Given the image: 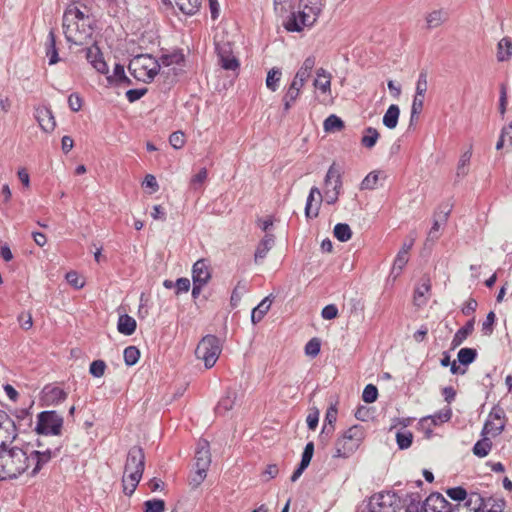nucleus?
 <instances>
[{"mask_svg": "<svg viewBox=\"0 0 512 512\" xmlns=\"http://www.w3.org/2000/svg\"><path fill=\"white\" fill-rule=\"evenodd\" d=\"M14 440L0 442V480L14 479L24 472L36 476L60 451L59 447L35 450L30 445L13 446Z\"/></svg>", "mask_w": 512, "mask_h": 512, "instance_id": "obj_1", "label": "nucleus"}, {"mask_svg": "<svg viewBox=\"0 0 512 512\" xmlns=\"http://www.w3.org/2000/svg\"><path fill=\"white\" fill-rule=\"evenodd\" d=\"M303 9L292 13L284 24L290 32H300L304 27L312 26L322 11V0H301Z\"/></svg>", "mask_w": 512, "mask_h": 512, "instance_id": "obj_2", "label": "nucleus"}, {"mask_svg": "<svg viewBox=\"0 0 512 512\" xmlns=\"http://www.w3.org/2000/svg\"><path fill=\"white\" fill-rule=\"evenodd\" d=\"M161 64L150 54L134 56L128 65L130 74L144 83H151L160 71Z\"/></svg>", "mask_w": 512, "mask_h": 512, "instance_id": "obj_3", "label": "nucleus"}, {"mask_svg": "<svg viewBox=\"0 0 512 512\" xmlns=\"http://www.w3.org/2000/svg\"><path fill=\"white\" fill-rule=\"evenodd\" d=\"M365 438L361 425H353L345 430L335 442L333 458H348L356 452Z\"/></svg>", "mask_w": 512, "mask_h": 512, "instance_id": "obj_4", "label": "nucleus"}, {"mask_svg": "<svg viewBox=\"0 0 512 512\" xmlns=\"http://www.w3.org/2000/svg\"><path fill=\"white\" fill-rule=\"evenodd\" d=\"M222 351L220 339L214 335L204 336L195 350L198 359L204 362L207 369L212 368Z\"/></svg>", "mask_w": 512, "mask_h": 512, "instance_id": "obj_5", "label": "nucleus"}, {"mask_svg": "<svg viewBox=\"0 0 512 512\" xmlns=\"http://www.w3.org/2000/svg\"><path fill=\"white\" fill-rule=\"evenodd\" d=\"M62 27L67 42L71 44L84 46L93 42L92 24L72 21V23H63Z\"/></svg>", "mask_w": 512, "mask_h": 512, "instance_id": "obj_6", "label": "nucleus"}, {"mask_svg": "<svg viewBox=\"0 0 512 512\" xmlns=\"http://www.w3.org/2000/svg\"><path fill=\"white\" fill-rule=\"evenodd\" d=\"M145 468L144 451L139 446H133L129 449L124 467V475L134 483H139Z\"/></svg>", "mask_w": 512, "mask_h": 512, "instance_id": "obj_7", "label": "nucleus"}, {"mask_svg": "<svg viewBox=\"0 0 512 512\" xmlns=\"http://www.w3.org/2000/svg\"><path fill=\"white\" fill-rule=\"evenodd\" d=\"M63 417L56 411H42L37 416L35 431L40 435L58 436L61 434Z\"/></svg>", "mask_w": 512, "mask_h": 512, "instance_id": "obj_8", "label": "nucleus"}, {"mask_svg": "<svg viewBox=\"0 0 512 512\" xmlns=\"http://www.w3.org/2000/svg\"><path fill=\"white\" fill-rule=\"evenodd\" d=\"M370 512H396L399 507V498L395 492H380L370 498Z\"/></svg>", "mask_w": 512, "mask_h": 512, "instance_id": "obj_9", "label": "nucleus"}, {"mask_svg": "<svg viewBox=\"0 0 512 512\" xmlns=\"http://www.w3.org/2000/svg\"><path fill=\"white\" fill-rule=\"evenodd\" d=\"M420 512H452V505L442 494L434 492L422 503Z\"/></svg>", "mask_w": 512, "mask_h": 512, "instance_id": "obj_10", "label": "nucleus"}, {"mask_svg": "<svg viewBox=\"0 0 512 512\" xmlns=\"http://www.w3.org/2000/svg\"><path fill=\"white\" fill-rule=\"evenodd\" d=\"M489 503L485 502V498L481 494L471 492L464 502L452 506V512H481Z\"/></svg>", "mask_w": 512, "mask_h": 512, "instance_id": "obj_11", "label": "nucleus"}, {"mask_svg": "<svg viewBox=\"0 0 512 512\" xmlns=\"http://www.w3.org/2000/svg\"><path fill=\"white\" fill-rule=\"evenodd\" d=\"M195 467L201 470H208L211 464V453L209 442L205 439H200L197 442L195 450Z\"/></svg>", "mask_w": 512, "mask_h": 512, "instance_id": "obj_12", "label": "nucleus"}, {"mask_svg": "<svg viewBox=\"0 0 512 512\" xmlns=\"http://www.w3.org/2000/svg\"><path fill=\"white\" fill-rule=\"evenodd\" d=\"M86 59L101 74L108 73V65L103 58L100 48L94 41L90 47L86 48Z\"/></svg>", "mask_w": 512, "mask_h": 512, "instance_id": "obj_13", "label": "nucleus"}, {"mask_svg": "<svg viewBox=\"0 0 512 512\" xmlns=\"http://www.w3.org/2000/svg\"><path fill=\"white\" fill-rule=\"evenodd\" d=\"M35 119L44 132H52L55 129L56 121L50 108L39 106L35 109Z\"/></svg>", "mask_w": 512, "mask_h": 512, "instance_id": "obj_14", "label": "nucleus"}, {"mask_svg": "<svg viewBox=\"0 0 512 512\" xmlns=\"http://www.w3.org/2000/svg\"><path fill=\"white\" fill-rule=\"evenodd\" d=\"M17 435L15 422L6 412L0 410V442L2 439H16Z\"/></svg>", "mask_w": 512, "mask_h": 512, "instance_id": "obj_15", "label": "nucleus"}, {"mask_svg": "<svg viewBox=\"0 0 512 512\" xmlns=\"http://www.w3.org/2000/svg\"><path fill=\"white\" fill-rule=\"evenodd\" d=\"M211 278V272L204 259L196 261L192 268V280L194 283L207 284Z\"/></svg>", "mask_w": 512, "mask_h": 512, "instance_id": "obj_16", "label": "nucleus"}, {"mask_svg": "<svg viewBox=\"0 0 512 512\" xmlns=\"http://www.w3.org/2000/svg\"><path fill=\"white\" fill-rule=\"evenodd\" d=\"M220 65L225 70L235 71L239 67L238 59L231 54L229 45L218 47Z\"/></svg>", "mask_w": 512, "mask_h": 512, "instance_id": "obj_17", "label": "nucleus"}, {"mask_svg": "<svg viewBox=\"0 0 512 512\" xmlns=\"http://www.w3.org/2000/svg\"><path fill=\"white\" fill-rule=\"evenodd\" d=\"M72 21L92 24V19L89 15L74 4L69 5L63 15V23H72Z\"/></svg>", "mask_w": 512, "mask_h": 512, "instance_id": "obj_18", "label": "nucleus"}, {"mask_svg": "<svg viewBox=\"0 0 512 512\" xmlns=\"http://www.w3.org/2000/svg\"><path fill=\"white\" fill-rule=\"evenodd\" d=\"M341 187V169L335 163H333L329 167L325 176V189L330 188V190H341Z\"/></svg>", "mask_w": 512, "mask_h": 512, "instance_id": "obj_19", "label": "nucleus"}, {"mask_svg": "<svg viewBox=\"0 0 512 512\" xmlns=\"http://www.w3.org/2000/svg\"><path fill=\"white\" fill-rule=\"evenodd\" d=\"M66 398L67 393L59 387L45 386L43 389V399L48 405L59 404Z\"/></svg>", "mask_w": 512, "mask_h": 512, "instance_id": "obj_20", "label": "nucleus"}, {"mask_svg": "<svg viewBox=\"0 0 512 512\" xmlns=\"http://www.w3.org/2000/svg\"><path fill=\"white\" fill-rule=\"evenodd\" d=\"M431 283L429 278H422L421 282L416 286L414 291V304L423 306L427 303V294L430 292Z\"/></svg>", "mask_w": 512, "mask_h": 512, "instance_id": "obj_21", "label": "nucleus"}, {"mask_svg": "<svg viewBox=\"0 0 512 512\" xmlns=\"http://www.w3.org/2000/svg\"><path fill=\"white\" fill-rule=\"evenodd\" d=\"M275 243V238L273 234H266L263 239L258 244L255 254H254V260L256 263H259L261 260H263L268 252L272 249Z\"/></svg>", "mask_w": 512, "mask_h": 512, "instance_id": "obj_22", "label": "nucleus"}, {"mask_svg": "<svg viewBox=\"0 0 512 512\" xmlns=\"http://www.w3.org/2000/svg\"><path fill=\"white\" fill-rule=\"evenodd\" d=\"M475 319H470L463 327L454 334L451 345L453 348L460 346L474 331Z\"/></svg>", "mask_w": 512, "mask_h": 512, "instance_id": "obj_23", "label": "nucleus"}, {"mask_svg": "<svg viewBox=\"0 0 512 512\" xmlns=\"http://www.w3.org/2000/svg\"><path fill=\"white\" fill-rule=\"evenodd\" d=\"M448 19V13L444 9L434 10L427 14L426 25L428 29H435L441 26Z\"/></svg>", "mask_w": 512, "mask_h": 512, "instance_id": "obj_24", "label": "nucleus"}, {"mask_svg": "<svg viewBox=\"0 0 512 512\" xmlns=\"http://www.w3.org/2000/svg\"><path fill=\"white\" fill-rule=\"evenodd\" d=\"M272 304L271 295L265 297L251 312V321L253 324L259 323L266 313L269 311Z\"/></svg>", "mask_w": 512, "mask_h": 512, "instance_id": "obj_25", "label": "nucleus"}, {"mask_svg": "<svg viewBox=\"0 0 512 512\" xmlns=\"http://www.w3.org/2000/svg\"><path fill=\"white\" fill-rule=\"evenodd\" d=\"M236 392L228 389L225 395L219 400L215 411L217 414H225L231 410L235 404Z\"/></svg>", "mask_w": 512, "mask_h": 512, "instance_id": "obj_26", "label": "nucleus"}, {"mask_svg": "<svg viewBox=\"0 0 512 512\" xmlns=\"http://www.w3.org/2000/svg\"><path fill=\"white\" fill-rule=\"evenodd\" d=\"M497 60L508 61L512 57V40L509 37L502 38L497 44Z\"/></svg>", "mask_w": 512, "mask_h": 512, "instance_id": "obj_27", "label": "nucleus"}, {"mask_svg": "<svg viewBox=\"0 0 512 512\" xmlns=\"http://www.w3.org/2000/svg\"><path fill=\"white\" fill-rule=\"evenodd\" d=\"M136 327V320L133 317L127 314H123L119 317L117 329L121 334L127 336L132 335L135 332Z\"/></svg>", "mask_w": 512, "mask_h": 512, "instance_id": "obj_28", "label": "nucleus"}, {"mask_svg": "<svg viewBox=\"0 0 512 512\" xmlns=\"http://www.w3.org/2000/svg\"><path fill=\"white\" fill-rule=\"evenodd\" d=\"M400 109L398 105L391 104L383 116V124L388 129H394L398 124Z\"/></svg>", "mask_w": 512, "mask_h": 512, "instance_id": "obj_29", "label": "nucleus"}, {"mask_svg": "<svg viewBox=\"0 0 512 512\" xmlns=\"http://www.w3.org/2000/svg\"><path fill=\"white\" fill-rule=\"evenodd\" d=\"M46 56L48 57L49 65H54L59 61L58 51L56 48V38L52 30L49 32L47 37Z\"/></svg>", "mask_w": 512, "mask_h": 512, "instance_id": "obj_30", "label": "nucleus"}, {"mask_svg": "<svg viewBox=\"0 0 512 512\" xmlns=\"http://www.w3.org/2000/svg\"><path fill=\"white\" fill-rule=\"evenodd\" d=\"M315 64L316 57L314 55L306 57L295 75L298 76L299 79H305L308 81V79L311 76L312 70L315 67Z\"/></svg>", "mask_w": 512, "mask_h": 512, "instance_id": "obj_31", "label": "nucleus"}, {"mask_svg": "<svg viewBox=\"0 0 512 512\" xmlns=\"http://www.w3.org/2000/svg\"><path fill=\"white\" fill-rule=\"evenodd\" d=\"M281 78H282V71L280 68L273 67L272 69H270L268 71L267 77H266L267 88L272 92L277 91L279 88Z\"/></svg>", "mask_w": 512, "mask_h": 512, "instance_id": "obj_32", "label": "nucleus"}, {"mask_svg": "<svg viewBox=\"0 0 512 512\" xmlns=\"http://www.w3.org/2000/svg\"><path fill=\"white\" fill-rule=\"evenodd\" d=\"M178 8L187 15L195 14L202 5V0H175Z\"/></svg>", "mask_w": 512, "mask_h": 512, "instance_id": "obj_33", "label": "nucleus"}, {"mask_svg": "<svg viewBox=\"0 0 512 512\" xmlns=\"http://www.w3.org/2000/svg\"><path fill=\"white\" fill-rule=\"evenodd\" d=\"M379 132L373 128V127H366L364 129V135L361 139V144L368 149L373 148L378 139H379Z\"/></svg>", "mask_w": 512, "mask_h": 512, "instance_id": "obj_34", "label": "nucleus"}, {"mask_svg": "<svg viewBox=\"0 0 512 512\" xmlns=\"http://www.w3.org/2000/svg\"><path fill=\"white\" fill-rule=\"evenodd\" d=\"M471 157H472V149L470 147L467 151L463 152L460 156V159H459L458 165H457V171H456L457 177H464L468 174V171H469L468 166H469Z\"/></svg>", "mask_w": 512, "mask_h": 512, "instance_id": "obj_35", "label": "nucleus"}, {"mask_svg": "<svg viewBox=\"0 0 512 512\" xmlns=\"http://www.w3.org/2000/svg\"><path fill=\"white\" fill-rule=\"evenodd\" d=\"M325 132L340 131L344 128L343 120L335 114L328 116L323 123Z\"/></svg>", "mask_w": 512, "mask_h": 512, "instance_id": "obj_36", "label": "nucleus"}, {"mask_svg": "<svg viewBox=\"0 0 512 512\" xmlns=\"http://www.w3.org/2000/svg\"><path fill=\"white\" fill-rule=\"evenodd\" d=\"M492 448V442L489 438H483L481 440H478L473 447V453L482 458L489 454Z\"/></svg>", "mask_w": 512, "mask_h": 512, "instance_id": "obj_37", "label": "nucleus"}, {"mask_svg": "<svg viewBox=\"0 0 512 512\" xmlns=\"http://www.w3.org/2000/svg\"><path fill=\"white\" fill-rule=\"evenodd\" d=\"M337 420V409L334 407H330L325 415V420L323 424V432L327 434H333L334 432V423Z\"/></svg>", "mask_w": 512, "mask_h": 512, "instance_id": "obj_38", "label": "nucleus"}, {"mask_svg": "<svg viewBox=\"0 0 512 512\" xmlns=\"http://www.w3.org/2000/svg\"><path fill=\"white\" fill-rule=\"evenodd\" d=\"M334 236L341 242H346L351 239L352 231L348 224L338 223L334 227Z\"/></svg>", "mask_w": 512, "mask_h": 512, "instance_id": "obj_39", "label": "nucleus"}, {"mask_svg": "<svg viewBox=\"0 0 512 512\" xmlns=\"http://www.w3.org/2000/svg\"><path fill=\"white\" fill-rule=\"evenodd\" d=\"M477 357V351L474 348H461L457 354V358L460 364L469 365Z\"/></svg>", "mask_w": 512, "mask_h": 512, "instance_id": "obj_40", "label": "nucleus"}, {"mask_svg": "<svg viewBox=\"0 0 512 512\" xmlns=\"http://www.w3.org/2000/svg\"><path fill=\"white\" fill-rule=\"evenodd\" d=\"M408 260H409V257L407 254H405L404 251L398 252V254L394 260L392 270H391V274H393L395 278L401 274L402 269L405 267Z\"/></svg>", "mask_w": 512, "mask_h": 512, "instance_id": "obj_41", "label": "nucleus"}, {"mask_svg": "<svg viewBox=\"0 0 512 512\" xmlns=\"http://www.w3.org/2000/svg\"><path fill=\"white\" fill-rule=\"evenodd\" d=\"M315 194L321 198L320 190L317 187H312L305 206V215L307 218H314L318 215V208L312 209V201L314 200Z\"/></svg>", "mask_w": 512, "mask_h": 512, "instance_id": "obj_42", "label": "nucleus"}, {"mask_svg": "<svg viewBox=\"0 0 512 512\" xmlns=\"http://www.w3.org/2000/svg\"><path fill=\"white\" fill-rule=\"evenodd\" d=\"M123 357L127 366H133L140 358V351L136 346H128L124 349Z\"/></svg>", "mask_w": 512, "mask_h": 512, "instance_id": "obj_43", "label": "nucleus"}, {"mask_svg": "<svg viewBox=\"0 0 512 512\" xmlns=\"http://www.w3.org/2000/svg\"><path fill=\"white\" fill-rule=\"evenodd\" d=\"M504 426V422H499L489 418L484 425L483 432L491 434L492 436H497L502 433Z\"/></svg>", "mask_w": 512, "mask_h": 512, "instance_id": "obj_44", "label": "nucleus"}, {"mask_svg": "<svg viewBox=\"0 0 512 512\" xmlns=\"http://www.w3.org/2000/svg\"><path fill=\"white\" fill-rule=\"evenodd\" d=\"M248 290L247 285L245 282L239 281L235 288L232 291L230 303L233 307H236L239 302L241 301V298L244 293H246Z\"/></svg>", "mask_w": 512, "mask_h": 512, "instance_id": "obj_45", "label": "nucleus"}, {"mask_svg": "<svg viewBox=\"0 0 512 512\" xmlns=\"http://www.w3.org/2000/svg\"><path fill=\"white\" fill-rule=\"evenodd\" d=\"M413 441V434L406 430V431H398L396 434V442L399 447V449H407L411 446Z\"/></svg>", "mask_w": 512, "mask_h": 512, "instance_id": "obj_46", "label": "nucleus"}, {"mask_svg": "<svg viewBox=\"0 0 512 512\" xmlns=\"http://www.w3.org/2000/svg\"><path fill=\"white\" fill-rule=\"evenodd\" d=\"M452 417V409L450 407H445L444 409L436 412L432 416L429 417L434 425H439L445 422H448Z\"/></svg>", "mask_w": 512, "mask_h": 512, "instance_id": "obj_47", "label": "nucleus"}, {"mask_svg": "<svg viewBox=\"0 0 512 512\" xmlns=\"http://www.w3.org/2000/svg\"><path fill=\"white\" fill-rule=\"evenodd\" d=\"M446 494L452 500L458 501V503L464 502L469 497L467 491L461 486L447 489Z\"/></svg>", "mask_w": 512, "mask_h": 512, "instance_id": "obj_48", "label": "nucleus"}, {"mask_svg": "<svg viewBox=\"0 0 512 512\" xmlns=\"http://www.w3.org/2000/svg\"><path fill=\"white\" fill-rule=\"evenodd\" d=\"M424 96L414 95L412 106H411V117L410 123L414 121V119H418L420 113L423 110L424 106Z\"/></svg>", "mask_w": 512, "mask_h": 512, "instance_id": "obj_49", "label": "nucleus"}, {"mask_svg": "<svg viewBox=\"0 0 512 512\" xmlns=\"http://www.w3.org/2000/svg\"><path fill=\"white\" fill-rule=\"evenodd\" d=\"M378 397V390L377 387L373 384H368L365 386L363 393H362V399L365 403H373L377 400Z\"/></svg>", "mask_w": 512, "mask_h": 512, "instance_id": "obj_50", "label": "nucleus"}, {"mask_svg": "<svg viewBox=\"0 0 512 512\" xmlns=\"http://www.w3.org/2000/svg\"><path fill=\"white\" fill-rule=\"evenodd\" d=\"M145 512H164L165 502L161 499H152L144 502Z\"/></svg>", "mask_w": 512, "mask_h": 512, "instance_id": "obj_51", "label": "nucleus"}, {"mask_svg": "<svg viewBox=\"0 0 512 512\" xmlns=\"http://www.w3.org/2000/svg\"><path fill=\"white\" fill-rule=\"evenodd\" d=\"M450 212H451L450 208H448L446 210H441V208H440L439 211H437L435 213V219H434L431 229H433L436 232H439L441 223H445L447 221Z\"/></svg>", "mask_w": 512, "mask_h": 512, "instance_id": "obj_52", "label": "nucleus"}, {"mask_svg": "<svg viewBox=\"0 0 512 512\" xmlns=\"http://www.w3.org/2000/svg\"><path fill=\"white\" fill-rule=\"evenodd\" d=\"M106 367V363L103 360H94L90 364L89 372L92 376L100 378L104 375Z\"/></svg>", "mask_w": 512, "mask_h": 512, "instance_id": "obj_53", "label": "nucleus"}, {"mask_svg": "<svg viewBox=\"0 0 512 512\" xmlns=\"http://www.w3.org/2000/svg\"><path fill=\"white\" fill-rule=\"evenodd\" d=\"M321 343L319 339L312 338L305 345V354L310 357H316L320 353Z\"/></svg>", "mask_w": 512, "mask_h": 512, "instance_id": "obj_54", "label": "nucleus"}, {"mask_svg": "<svg viewBox=\"0 0 512 512\" xmlns=\"http://www.w3.org/2000/svg\"><path fill=\"white\" fill-rule=\"evenodd\" d=\"M378 182V174L375 172H370L361 182L360 189L361 190H371L374 189Z\"/></svg>", "mask_w": 512, "mask_h": 512, "instance_id": "obj_55", "label": "nucleus"}, {"mask_svg": "<svg viewBox=\"0 0 512 512\" xmlns=\"http://www.w3.org/2000/svg\"><path fill=\"white\" fill-rule=\"evenodd\" d=\"M169 143L174 149H181L185 144V135L181 131L173 132L169 137Z\"/></svg>", "mask_w": 512, "mask_h": 512, "instance_id": "obj_56", "label": "nucleus"}, {"mask_svg": "<svg viewBox=\"0 0 512 512\" xmlns=\"http://www.w3.org/2000/svg\"><path fill=\"white\" fill-rule=\"evenodd\" d=\"M65 279L75 289H81L84 286V281L80 279L76 271L67 272L65 275Z\"/></svg>", "mask_w": 512, "mask_h": 512, "instance_id": "obj_57", "label": "nucleus"}, {"mask_svg": "<svg viewBox=\"0 0 512 512\" xmlns=\"http://www.w3.org/2000/svg\"><path fill=\"white\" fill-rule=\"evenodd\" d=\"M121 79H126L124 66L121 64H116L113 69V75L108 76L107 80L110 83L115 82L117 84L119 82V80H121Z\"/></svg>", "mask_w": 512, "mask_h": 512, "instance_id": "obj_58", "label": "nucleus"}, {"mask_svg": "<svg viewBox=\"0 0 512 512\" xmlns=\"http://www.w3.org/2000/svg\"><path fill=\"white\" fill-rule=\"evenodd\" d=\"M427 91V75L425 72H421L419 74L417 83H416V93L415 95L424 96Z\"/></svg>", "mask_w": 512, "mask_h": 512, "instance_id": "obj_59", "label": "nucleus"}, {"mask_svg": "<svg viewBox=\"0 0 512 512\" xmlns=\"http://www.w3.org/2000/svg\"><path fill=\"white\" fill-rule=\"evenodd\" d=\"M495 319V313L490 311L486 316V320L482 323V331L485 335H490L493 332Z\"/></svg>", "mask_w": 512, "mask_h": 512, "instance_id": "obj_60", "label": "nucleus"}, {"mask_svg": "<svg viewBox=\"0 0 512 512\" xmlns=\"http://www.w3.org/2000/svg\"><path fill=\"white\" fill-rule=\"evenodd\" d=\"M485 502L488 503V506L483 509L481 512H502L504 502L503 501H496L493 498H487L485 499Z\"/></svg>", "mask_w": 512, "mask_h": 512, "instance_id": "obj_61", "label": "nucleus"}, {"mask_svg": "<svg viewBox=\"0 0 512 512\" xmlns=\"http://www.w3.org/2000/svg\"><path fill=\"white\" fill-rule=\"evenodd\" d=\"M207 476V470L196 468L195 473L190 478V484L193 487H198L206 478Z\"/></svg>", "mask_w": 512, "mask_h": 512, "instance_id": "obj_62", "label": "nucleus"}, {"mask_svg": "<svg viewBox=\"0 0 512 512\" xmlns=\"http://www.w3.org/2000/svg\"><path fill=\"white\" fill-rule=\"evenodd\" d=\"M338 315V308L334 304L326 305L321 312V316L325 320H332Z\"/></svg>", "mask_w": 512, "mask_h": 512, "instance_id": "obj_63", "label": "nucleus"}, {"mask_svg": "<svg viewBox=\"0 0 512 512\" xmlns=\"http://www.w3.org/2000/svg\"><path fill=\"white\" fill-rule=\"evenodd\" d=\"M147 93V88L130 89L126 92V98L129 102L133 103L139 100Z\"/></svg>", "mask_w": 512, "mask_h": 512, "instance_id": "obj_64", "label": "nucleus"}]
</instances>
